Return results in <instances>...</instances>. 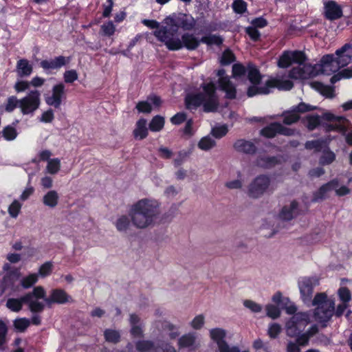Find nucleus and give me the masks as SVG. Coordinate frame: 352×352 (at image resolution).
Listing matches in <instances>:
<instances>
[{
    "label": "nucleus",
    "mask_w": 352,
    "mask_h": 352,
    "mask_svg": "<svg viewBox=\"0 0 352 352\" xmlns=\"http://www.w3.org/2000/svg\"><path fill=\"white\" fill-rule=\"evenodd\" d=\"M65 97V85L59 83L52 87L50 94L45 95V101L47 104L58 108Z\"/></svg>",
    "instance_id": "nucleus-15"
},
{
    "label": "nucleus",
    "mask_w": 352,
    "mask_h": 352,
    "mask_svg": "<svg viewBox=\"0 0 352 352\" xmlns=\"http://www.w3.org/2000/svg\"><path fill=\"white\" fill-rule=\"evenodd\" d=\"M232 8L235 12L243 14L247 10V4L243 0H235L232 3Z\"/></svg>",
    "instance_id": "nucleus-58"
},
{
    "label": "nucleus",
    "mask_w": 352,
    "mask_h": 352,
    "mask_svg": "<svg viewBox=\"0 0 352 352\" xmlns=\"http://www.w3.org/2000/svg\"><path fill=\"white\" fill-rule=\"evenodd\" d=\"M178 344L180 348H187L190 350H195L200 346L195 333H188L182 336L178 340Z\"/></svg>",
    "instance_id": "nucleus-21"
},
{
    "label": "nucleus",
    "mask_w": 352,
    "mask_h": 352,
    "mask_svg": "<svg viewBox=\"0 0 352 352\" xmlns=\"http://www.w3.org/2000/svg\"><path fill=\"white\" fill-rule=\"evenodd\" d=\"M247 74V67L241 64H234L232 66V76L234 78H239Z\"/></svg>",
    "instance_id": "nucleus-59"
},
{
    "label": "nucleus",
    "mask_w": 352,
    "mask_h": 352,
    "mask_svg": "<svg viewBox=\"0 0 352 352\" xmlns=\"http://www.w3.org/2000/svg\"><path fill=\"white\" fill-rule=\"evenodd\" d=\"M243 305L255 313H258L262 310L261 305L250 300H244Z\"/></svg>",
    "instance_id": "nucleus-62"
},
{
    "label": "nucleus",
    "mask_w": 352,
    "mask_h": 352,
    "mask_svg": "<svg viewBox=\"0 0 352 352\" xmlns=\"http://www.w3.org/2000/svg\"><path fill=\"white\" fill-rule=\"evenodd\" d=\"M163 23L166 25L165 27L170 32L177 34L179 28L184 30H191L194 28L196 24L195 19L186 14L184 13H174L166 16Z\"/></svg>",
    "instance_id": "nucleus-8"
},
{
    "label": "nucleus",
    "mask_w": 352,
    "mask_h": 352,
    "mask_svg": "<svg viewBox=\"0 0 352 352\" xmlns=\"http://www.w3.org/2000/svg\"><path fill=\"white\" fill-rule=\"evenodd\" d=\"M53 268V263L52 261H47L40 266L36 274H38V277L45 278L52 274Z\"/></svg>",
    "instance_id": "nucleus-44"
},
{
    "label": "nucleus",
    "mask_w": 352,
    "mask_h": 352,
    "mask_svg": "<svg viewBox=\"0 0 352 352\" xmlns=\"http://www.w3.org/2000/svg\"><path fill=\"white\" fill-rule=\"evenodd\" d=\"M104 338L107 341L116 343L120 340V333L118 331L113 329H107L104 331Z\"/></svg>",
    "instance_id": "nucleus-50"
},
{
    "label": "nucleus",
    "mask_w": 352,
    "mask_h": 352,
    "mask_svg": "<svg viewBox=\"0 0 352 352\" xmlns=\"http://www.w3.org/2000/svg\"><path fill=\"white\" fill-rule=\"evenodd\" d=\"M313 108L305 103H300L296 107L294 108L292 111L286 112L284 114V123L291 124L296 122L299 119V112H305L312 110Z\"/></svg>",
    "instance_id": "nucleus-19"
},
{
    "label": "nucleus",
    "mask_w": 352,
    "mask_h": 352,
    "mask_svg": "<svg viewBox=\"0 0 352 352\" xmlns=\"http://www.w3.org/2000/svg\"><path fill=\"white\" fill-rule=\"evenodd\" d=\"M30 320L26 318H17L13 321L14 329L19 332H24L30 325Z\"/></svg>",
    "instance_id": "nucleus-42"
},
{
    "label": "nucleus",
    "mask_w": 352,
    "mask_h": 352,
    "mask_svg": "<svg viewBox=\"0 0 352 352\" xmlns=\"http://www.w3.org/2000/svg\"><path fill=\"white\" fill-rule=\"evenodd\" d=\"M70 58L63 56H57L51 60H44L41 62V66L45 70L58 69L69 63Z\"/></svg>",
    "instance_id": "nucleus-22"
},
{
    "label": "nucleus",
    "mask_w": 352,
    "mask_h": 352,
    "mask_svg": "<svg viewBox=\"0 0 352 352\" xmlns=\"http://www.w3.org/2000/svg\"><path fill=\"white\" fill-rule=\"evenodd\" d=\"M336 55L340 68L348 65L352 60V45L349 43L345 44L336 51Z\"/></svg>",
    "instance_id": "nucleus-17"
},
{
    "label": "nucleus",
    "mask_w": 352,
    "mask_h": 352,
    "mask_svg": "<svg viewBox=\"0 0 352 352\" xmlns=\"http://www.w3.org/2000/svg\"><path fill=\"white\" fill-rule=\"evenodd\" d=\"M310 85L313 89L327 98H332L333 96V90L329 86L324 85L317 81L311 82Z\"/></svg>",
    "instance_id": "nucleus-36"
},
{
    "label": "nucleus",
    "mask_w": 352,
    "mask_h": 352,
    "mask_svg": "<svg viewBox=\"0 0 352 352\" xmlns=\"http://www.w3.org/2000/svg\"><path fill=\"white\" fill-rule=\"evenodd\" d=\"M333 183L329 182L322 185L317 191L314 193L313 201H318L329 197V194L333 191L332 187Z\"/></svg>",
    "instance_id": "nucleus-30"
},
{
    "label": "nucleus",
    "mask_w": 352,
    "mask_h": 352,
    "mask_svg": "<svg viewBox=\"0 0 352 352\" xmlns=\"http://www.w3.org/2000/svg\"><path fill=\"white\" fill-rule=\"evenodd\" d=\"M160 213V203L152 198L140 199L133 203L129 209L131 225L138 230L153 227Z\"/></svg>",
    "instance_id": "nucleus-2"
},
{
    "label": "nucleus",
    "mask_w": 352,
    "mask_h": 352,
    "mask_svg": "<svg viewBox=\"0 0 352 352\" xmlns=\"http://www.w3.org/2000/svg\"><path fill=\"white\" fill-rule=\"evenodd\" d=\"M276 133L290 135L292 134V131L291 129L284 127L279 123H273L261 131V134L266 138H273Z\"/></svg>",
    "instance_id": "nucleus-18"
},
{
    "label": "nucleus",
    "mask_w": 352,
    "mask_h": 352,
    "mask_svg": "<svg viewBox=\"0 0 352 352\" xmlns=\"http://www.w3.org/2000/svg\"><path fill=\"white\" fill-rule=\"evenodd\" d=\"M41 104V93L38 90L30 91L20 99L19 109L23 115H33Z\"/></svg>",
    "instance_id": "nucleus-11"
},
{
    "label": "nucleus",
    "mask_w": 352,
    "mask_h": 352,
    "mask_svg": "<svg viewBox=\"0 0 352 352\" xmlns=\"http://www.w3.org/2000/svg\"><path fill=\"white\" fill-rule=\"evenodd\" d=\"M201 41L207 45H219L222 43L223 39L217 35H208L202 37Z\"/></svg>",
    "instance_id": "nucleus-51"
},
{
    "label": "nucleus",
    "mask_w": 352,
    "mask_h": 352,
    "mask_svg": "<svg viewBox=\"0 0 352 352\" xmlns=\"http://www.w3.org/2000/svg\"><path fill=\"white\" fill-rule=\"evenodd\" d=\"M234 60V56L233 53L230 50H227L222 54L221 63L222 65H229L232 63Z\"/></svg>",
    "instance_id": "nucleus-63"
},
{
    "label": "nucleus",
    "mask_w": 352,
    "mask_h": 352,
    "mask_svg": "<svg viewBox=\"0 0 352 352\" xmlns=\"http://www.w3.org/2000/svg\"><path fill=\"white\" fill-rule=\"evenodd\" d=\"M113 224L118 232H126L131 225V218L125 214L120 215L117 217Z\"/></svg>",
    "instance_id": "nucleus-31"
},
{
    "label": "nucleus",
    "mask_w": 352,
    "mask_h": 352,
    "mask_svg": "<svg viewBox=\"0 0 352 352\" xmlns=\"http://www.w3.org/2000/svg\"><path fill=\"white\" fill-rule=\"evenodd\" d=\"M281 331V327L277 323H272L268 327V335L271 338H276Z\"/></svg>",
    "instance_id": "nucleus-60"
},
{
    "label": "nucleus",
    "mask_w": 352,
    "mask_h": 352,
    "mask_svg": "<svg viewBox=\"0 0 352 352\" xmlns=\"http://www.w3.org/2000/svg\"><path fill=\"white\" fill-rule=\"evenodd\" d=\"M326 17L330 20H335L341 17L342 12L341 8L334 1H329L324 6Z\"/></svg>",
    "instance_id": "nucleus-26"
},
{
    "label": "nucleus",
    "mask_w": 352,
    "mask_h": 352,
    "mask_svg": "<svg viewBox=\"0 0 352 352\" xmlns=\"http://www.w3.org/2000/svg\"><path fill=\"white\" fill-rule=\"evenodd\" d=\"M157 39L163 43L169 50H179L184 47L188 50H195L199 45V40L193 34L184 33L181 38L173 32H170L166 27L153 32Z\"/></svg>",
    "instance_id": "nucleus-6"
},
{
    "label": "nucleus",
    "mask_w": 352,
    "mask_h": 352,
    "mask_svg": "<svg viewBox=\"0 0 352 352\" xmlns=\"http://www.w3.org/2000/svg\"><path fill=\"white\" fill-rule=\"evenodd\" d=\"M351 282V280L342 278L341 280L342 286L338 290V296L341 302L348 304L351 300V295L350 291L344 287L346 283Z\"/></svg>",
    "instance_id": "nucleus-34"
},
{
    "label": "nucleus",
    "mask_w": 352,
    "mask_h": 352,
    "mask_svg": "<svg viewBox=\"0 0 352 352\" xmlns=\"http://www.w3.org/2000/svg\"><path fill=\"white\" fill-rule=\"evenodd\" d=\"M29 296L28 299L25 300V303L28 305L29 309L32 312H41L44 309V304L36 298H32V294H25Z\"/></svg>",
    "instance_id": "nucleus-38"
},
{
    "label": "nucleus",
    "mask_w": 352,
    "mask_h": 352,
    "mask_svg": "<svg viewBox=\"0 0 352 352\" xmlns=\"http://www.w3.org/2000/svg\"><path fill=\"white\" fill-rule=\"evenodd\" d=\"M161 103L160 98L154 96L149 97L146 101L138 102L136 105V108L140 113H148L152 111L153 108L159 107Z\"/></svg>",
    "instance_id": "nucleus-23"
},
{
    "label": "nucleus",
    "mask_w": 352,
    "mask_h": 352,
    "mask_svg": "<svg viewBox=\"0 0 352 352\" xmlns=\"http://www.w3.org/2000/svg\"><path fill=\"white\" fill-rule=\"evenodd\" d=\"M116 28L113 21H108L104 23L100 27L102 35L105 36H111L116 32Z\"/></svg>",
    "instance_id": "nucleus-45"
},
{
    "label": "nucleus",
    "mask_w": 352,
    "mask_h": 352,
    "mask_svg": "<svg viewBox=\"0 0 352 352\" xmlns=\"http://www.w3.org/2000/svg\"><path fill=\"white\" fill-rule=\"evenodd\" d=\"M38 280V274L36 273H32L23 277L20 280V283L23 288L28 289L36 283Z\"/></svg>",
    "instance_id": "nucleus-40"
},
{
    "label": "nucleus",
    "mask_w": 352,
    "mask_h": 352,
    "mask_svg": "<svg viewBox=\"0 0 352 352\" xmlns=\"http://www.w3.org/2000/svg\"><path fill=\"white\" fill-rule=\"evenodd\" d=\"M298 214V204L296 201H292L282 208L279 217L283 220L289 221L296 217Z\"/></svg>",
    "instance_id": "nucleus-24"
},
{
    "label": "nucleus",
    "mask_w": 352,
    "mask_h": 352,
    "mask_svg": "<svg viewBox=\"0 0 352 352\" xmlns=\"http://www.w3.org/2000/svg\"><path fill=\"white\" fill-rule=\"evenodd\" d=\"M203 91L195 95H188L186 98L188 108L202 106L204 111L212 112L217 110L218 99L215 94V86L213 82L204 84Z\"/></svg>",
    "instance_id": "nucleus-7"
},
{
    "label": "nucleus",
    "mask_w": 352,
    "mask_h": 352,
    "mask_svg": "<svg viewBox=\"0 0 352 352\" xmlns=\"http://www.w3.org/2000/svg\"><path fill=\"white\" fill-rule=\"evenodd\" d=\"M352 77V70L349 69H345L342 72L333 75L331 78V82L336 83L342 78H349Z\"/></svg>",
    "instance_id": "nucleus-52"
},
{
    "label": "nucleus",
    "mask_w": 352,
    "mask_h": 352,
    "mask_svg": "<svg viewBox=\"0 0 352 352\" xmlns=\"http://www.w3.org/2000/svg\"><path fill=\"white\" fill-rule=\"evenodd\" d=\"M21 208V204L19 201L14 200L8 208V213L12 217L16 218L19 215Z\"/></svg>",
    "instance_id": "nucleus-55"
},
{
    "label": "nucleus",
    "mask_w": 352,
    "mask_h": 352,
    "mask_svg": "<svg viewBox=\"0 0 352 352\" xmlns=\"http://www.w3.org/2000/svg\"><path fill=\"white\" fill-rule=\"evenodd\" d=\"M59 199L60 197L58 192L54 190H50L43 195L42 202L46 207L54 208L58 206Z\"/></svg>",
    "instance_id": "nucleus-27"
},
{
    "label": "nucleus",
    "mask_w": 352,
    "mask_h": 352,
    "mask_svg": "<svg viewBox=\"0 0 352 352\" xmlns=\"http://www.w3.org/2000/svg\"><path fill=\"white\" fill-rule=\"evenodd\" d=\"M70 301H72V297L65 291L60 289L52 290L50 296L45 299V302L47 304H65Z\"/></svg>",
    "instance_id": "nucleus-20"
},
{
    "label": "nucleus",
    "mask_w": 352,
    "mask_h": 352,
    "mask_svg": "<svg viewBox=\"0 0 352 352\" xmlns=\"http://www.w3.org/2000/svg\"><path fill=\"white\" fill-rule=\"evenodd\" d=\"M210 340L214 343L219 352H250L249 351H241L239 347L235 345H230L226 341L227 331L221 327H214L208 330Z\"/></svg>",
    "instance_id": "nucleus-10"
},
{
    "label": "nucleus",
    "mask_w": 352,
    "mask_h": 352,
    "mask_svg": "<svg viewBox=\"0 0 352 352\" xmlns=\"http://www.w3.org/2000/svg\"><path fill=\"white\" fill-rule=\"evenodd\" d=\"M205 322V316L204 314H198L193 318L190 324L193 329L199 330L204 326Z\"/></svg>",
    "instance_id": "nucleus-47"
},
{
    "label": "nucleus",
    "mask_w": 352,
    "mask_h": 352,
    "mask_svg": "<svg viewBox=\"0 0 352 352\" xmlns=\"http://www.w3.org/2000/svg\"><path fill=\"white\" fill-rule=\"evenodd\" d=\"M8 331V322L0 320V350L3 349L9 341Z\"/></svg>",
    "instance_id": "nucleus-37"
},
{
    "label": "nucleus",
    "mask_w": 352,
    "mask_h": 352,
    "mask_svg": "<svg viewBox=\"0 0 352 352\" xmlns=\"http://www.w3.org/2000/svg\"><path fill=\"white\" fill-rule=\"evenodd\" d=\"M45 170L50 175L57 174L60 170V160L58 158L49 160Z\"/></svg>",
    "instance_id": "nucleus-41"
},
{
    "label": "nucleus",
    "mask_w": 352,
    "mask_h": 352,
    "mask_svg": "<svg viewBox=\"0 0 352 352\" xmlns=\"http://www.w3.org/2000/svg\"><path fill=\"white\" fill-rule=\"evenodd\" d=\"M265 310L267 316L272 319H276L280 316V309L278 305L268 304L265 307Z\"/></svg>",
    "instance_id": "nucleus-48"
},
{
    "label": "nucleus",
    "mask_w": 352,
    "mask_h": 352,
    "mask_svg": "<svg viewBox=\"0 0 352 352\" xmlns=\"http://www.w3.org/2000/svg\"><path fill=\"white\" fill-rule=\"evenodd\" d=\"M27 294H32V298H36V299H43L45 300L46 292L45 289L42 286H37L35 287L32 292H29Z\"/></svg>",
    "instance_id": "nucleus-57"
},
{
    "label": "nucleus",
    "mask_w": 352,
    "mask_h": 352,
    "mask_svg": "<svg viewBox=\"0 0 352 352\" xmlns=\"http://www.w3.org/2000/svg\"><path fill=\"white\" fill-rule=\"evenodd\" d=\"M277 162V160L275 157H261L257 160V164L259 166L268 168L272 166H274Z\"/></svg>",
    "instance_id": "nucleus-54"
},
{
    "label": "nucleus",
    "mask_w": 352,
    "mask_h": 352,
    "mask_svg": "<svg viewBox=\"0 0 352 352\" xmlns=\"http://www.w3.org/2000/svg\"><path fill=\"white\" fill-rule=\"evenodd\" d=\"M63 78L66 83H72L78 79V75L75 69H69L65 72Z\"/></svg>",
    "instance_id": "nucleus-56"
},
{
    "label": "nucleus",
    "mask_w": 352,
    "mask_h": 352,
    "mask_svg": "<svg viewBox=\"0 0 352 352\" xmlns=\"http://www.w3.org/2000/svg\"><path fill=\"white\" fill-rule=\"evenodd\" d=\"M312 306L315 307L314 317L316 322L325 326L335 314L340 316L348 307V304L341 302L335 307V300L329 297L324 292L318 293L311 301Z\"/></svg>",
    "instance_id": "nucleus-4"
},
{
    "label": "nucleus",
    "mask_w": 352,
    "mask_h": 352,
    "mask_svg": "<svg viewBox=\"0 0 352 352\" xmlns=\"http://www.w3.org/2000/svg\"><path fill=\"white\" fill-rule=\"evenodd\" d=\"M225 70L219 69L217 72L219 76V88L226 93L228 98L233 99L236 96V89L228 76L225 75Z\"/></svg>",
    "instance_id": "nucleus-16"
},
{
    "label": "nucleus",
    "mask_w": 352,
    "mask_h": 352,
    "mask_svg": "<svg viewBox=\"0 0 352 352\" xmlns=\"http://www.w3.org/2000/svg\"><path fill=\"white\" fill-rule=\"evenodd\" d=\"M233 146L234 149L239 153L250 154L254 153L256 151V147L252 142L242 139L236 140L234 143Z\"/></svg>",
    "instance_id": "nucleus-28"
},
{
    "label": "nucleus",
    "mask_w": 352,
    "mask_h": 352,
    "mask_svg": "<svg viewBox=\"0 0 352 352\" xmlns=\"http://www.w3.org/2000/svg\"><path fill=\"white\" fill-rule=\"evenodd\" d=\"M275 189L271 178L266 175L256 177L250 184L248 194L250 197L259 198L265 193L272 192Z\"/></svg>",
    "instance_id": "nucleus-9"
},
{
    "label": "nucleus",
    "mask_w": 352,
    "mask_h": 352,
    "mask_svg": "<svg viewBox=\"0 0 352 352\" xmlns=\"http://www.w3.org/2000/svg\"><path fill=\"white\" fill-rule=\"evenodd\" d=\"M331 182L333 183V190L335 192L336 195L341 197L350 193L351 190L346 185L344 184L343 182L341 181L340 179L336 178L332 179Z\"/></svg>",
    "instance_id": "nucleus-32"
},
{
    "label": "nucleus",
    "mask_w": 352,
    "mask_h": 352,
    "mask_svg": "<svg viewBox=\"0 0 352 352\" xmlns=\"http://www.w3.org/2000/svg\"><path fill=\"white\" fill-rule=\"evenodd\" d=\"M3 136L6 140H14L17 136L16 129L10 125L6 126L3 130Z\"/></svg>",
    "instance_id": "nucleus-53"
},
{
    "label": "nucleus",
    "mask_w": 352,
    "mask_h": 352,
    "mask_svg": "<svg viewBox=\"0 0 352 352\" xmlns=\"http://www.w3.org/2000/svg\"><path fill=\"white\" fill-rule=\"evenodd\" d=\"M216 146V142L210 136L203 137L198 142L197 146L202 151H209Z\"/></svg>",
    "instance_id": "nucleus-39"
},
{
    "label": "nucleus",
    "mask_w": 352,
    "mask_h": 352,
    "mask_svg": "<svg viewBox=\"0 0 352 352\" xmlns=\"http://www.w3.org/2000/svg\"><path fill=\"white\" fill-rule=\"evenodd\" d=\"M305 59V56L302 52L287 51L280 56L278 66L287 68L290 65H297L289 74V76L294 79H307L319 74L331 75L340 69L333 54L324 56L320 63L314 65L306 63Z\"/></svg>",
    "instance_id": "nucleus-1"
},
{
    "label": "nucleus",
    "mask_w": 352,
    "mask_h": 352,
    "mask_svg": "<svg viewBox=\"0 0 352 352\" xmlns=\"http://www.w3.org/2000/svg\"><path fill=\"white\" fill-rule=\"evenodd\" d=\"M318 284L319 280L316 277H302L299 280L298 287L304 303L311 302L314 288Z\"/></svg>",
    "instance_id": "nucleus-13"
},
{
    "label": "nucleus",
    "mask_w": 352,
    "mask_h": 352,
    "mask_svg": "<svg viewBox=\"0 0 352 352\" xmlns=\"http://www.w3.org/2000/svg\"><path fill=\"white\" fill-rule=\"evenodd\" d=\"M54 118V114L52 109L47 110L41 114L39 120L44 123H50Z\"/></svg>",
    "instance_id": "nucleus-64"
},
{
    "label": "nucleus",
    "mask_w": 352,
    "mask_h": 352,
    "mask_svg": "<svg viewBox=\"0 0 352 352\" xmlns=\"http://www.w3.org/2000/svg\"><path fill=\"white\" fill-rule=\"evenodd\" d=\"M164 126V118L160 116L153 118L149 123V129L153 132L161 131Z\"/></svg>",
    "instance_id": "nucleus-43"
},
{
    "label": "nucleus",
    "mask_w": 352,
    "mask_h": 352,
    "mask_svg": "<svg viewBox=\"0 0 352 352\" xmlns=\"http://www.w3.org/2000/svg\"><path fill=\"white\" fill-rule=\"evenodd\" d=\"M228 131L226 125H219L213 127L211 130V134L216 138H221L225 136Z\"/></svg>",
    "instance_id": "nucleus-49"
},
{
    "label": "nucleus",
    "mask_w": 352,
    "mask_h": 352,
    "mask_svg": "<svg viewBox=\"0 0 352 352\" xmlns=\"http://www.w3.org/2000/svg\"><path fill=\"white\" fill-rule=\"evenodd\" d=\"M130 324L131 335L134 337H140L142 334V329L139 317L135 314H131L130 316Z\"/></svg>",
    "instance_id": "nucleus-35"
},
{
    "label": "nucleus",
    "mask_w": 352,
    "mask_h": 352,
    "mask_svg": "<svg viewBox=\"0 0 352 352\" xmlns=\"http://www.w3.org/2000/svg\"><path fill=\"white\" fill-rule=\"evenodd\" d=\"M136 348L140 352H149L153 349V344L149 341H140L136 344Z\"/></svg>",
    "instance_id": "nucleus-61"
},
{
    "label": "nucleus",
    "mask_w": 352,
    "mask_h": 352,
    "mask_svg": "<svg viewBox=\"0 0 352 352\" xmlns=\"http://www.w3.org/2000/svg\"><path fill=\"white\" fill-rule=\"evenodd\" d=\"M148 133L147 128V121L144 118L139 119L136 123L135 128L133 131V135L136 140H143L146 138Z\"/></svg>",
    "instance_id": "nucleus-25"
},
{
    "label": "nucleus",
    "mask_w": 352,
    "mask_h": 352,
    "mask_svg": "<svg viewBox=\"0 0 352 352\" xmlns=\"http://www.w3.org/2000/svg\"><path fill=\"white\" fill-rule=\"evenodd\" d=\"M20 100L16 96L9 97L4 104L5 110L7 112H12L16 107L19 108Z\"/></svg>",
    "instance_id": "nucleus-46"
},
{
    "label": "nucleus",
    "mask_w": 352,
    "mask_h": 352,
    "mask_svg": "<svg viewBox=\"0 0 352 352\" xmlns=\"http://www.w3.org/2000/svg\"><path fill=\"white\" fill-rule=\"evenodd\" d=\"M247 74L249 80L252 84L248 89V95L252 97L256 94H267L271 89L277 87L281 90H289L293 87V82L289 80L274 78L266 81L264 85H261V76L258 70L252 65L247 66Z\"/></svg>",
    "instance_id": "nucleus-5"
},
{
    "label": "nucleus",
    "mask_w": 352,
    "mask_h": 352,
    "mask_svg": "<svg viewBox=\"0 0 352 352\" xmlns=\"http://www.w3.org/2000/svg\"><path fill=\"white\" fill-rule=\"evenodd\" d=\"M16 72L21 77L28 76L32 72V66L26 59H21L16 64Z\"/></svg>",
    "instance_id": "nucleus-33"
},
{
    "label": "nucleus",
    "mask_w": 352,
    "mask_h": 352,
    "mask_svg": "<svg viewBox=\"0 0 352 352\" xmlns=\"http://www.w3.org/2000/svg\"><path fill=\"white\" fill-rule=\"evenodd\" d=\"M29 296H23L19 298H10L7 300L6 307L13 312H19L22 309L25 300L28 299Z\"/></svg>",
    "instance_id": "nucleus-29"
},
{
    "label": "nucleus",
    "mask_w": 352,
    "mask_h": 352,
    "mask_svg": "<svg viewBox=\"0 0 352 352\" xmlns=\"http://www.w3.org/2000/svg\"><path fill=\"white\" fill-rule=\"evenodd\" d=\"M309 323V316L307 313H298L286 322L287 335L289 337H298L296 342L290 341L287 343V352H300L299 346L307 345L310 338L318 331L317 325L312 324L305 332L302 333Z\"/></svg>",
    "instance_id": "nucleus-3"
},
{
    "label": "nucleus",
    "mask_w": 352,
    "mask_h": 352,
    "mask_svg": "<svg viewBox=\"0 0 352 352\" xmlns=\"http://www.w3.org/2000/svg\"><path fill=\"white\" fill-rule=\"evenodd\" d=\"M3 270L5 273L2 280V286L3 289H10L12 292H16L18 289L16 285L20 278V272L19 270L13 268L10 263H5L3 266Z\"/></svg>",
    "instance_id": "nucleus-12"
},
{
    "label": "nucleus",
    "mask_w": 352,
    "mask_h": 352,
    "mask_svg": "<svg viewBox=\"0 0 352 352\" xmlns=\"http://www.w3.org/2000/svg\"><path fill=\"white\" fill-rule=\"evenodd\" d=\"M322 118L332 122L327 126L328 131H336L344 134L350 128L349 120L344 117L335 116L331 112H326Z\"/></svg>",
    "instance_id": "nucleus-14"
}]
</instances>
